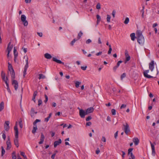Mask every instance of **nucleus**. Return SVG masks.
<instances>
[{"label": "nucleus", "mask_w": 159, "mask_h": 159, "mask_svg": "<svg viewBox=\"0 0 159 159\" xmlns=\"http://www.w3.org/2000/svg\"><path fill=\"white\" fill-rule=\"evenodd\" d=\"M136 34L138 43L140 44H143L144 42V39L142 32L140 30H138L136 32Z\"/></svg>", "instance_id": "obj_1"}, {"label": "nucleus", "mask_w": 159, "mask_h": 159, "mask_svg": "<svg viewBox=\"0 0 159 159\" xmlns=\"http://www.w3.org/2000/svg\"><path fill=\"white\" fill-rule=\"evenodd\" d=\"M40 121V120L39 119H36L35 121L33 122V124L34 125V126L33 127V129L32 130V132L33 134H34L37 129V125H36V123Z\"/></svg>", "instance_id": "obj_2"}, {"label": "nucleus", "mask_w": 159, "mask_h": 159, "mask_svg": "<svg viewBox=\"0 0 159 159\" xmlns=\"http://www.w3.org/2000/svg\"><path fill=\"white\" fill-rule=\"evenodd\" d=\"M123 129L125 133L126 134L128 135L129 132H130L129 127L127 123H125V124L123 125Z\"/></svg>", "instance_id": "obj_3"}, {"label": "nucleus", "mask_w": 159, "mask_h": 159, "mask_svg": "<svg viewBox=\"0 0 159 159\" xmlns=\"http://www.w3.org/2000/svg\"><path fill=\"white\" fill-rule=\"evenodd\" d=\"M21 19L22 22L23 23L24 26H27L28 25V22L26 20V17L24 15H22L21 16Z\"/></svg>", "instance_id": "obj_4"}, {"label": "nucleus", "mask_w": 159, "mask_h": 159, "mask_svg": "<svg viewBox=\"0 0 159 159\" xmlns=\"http://www.w3.org/2000/svg\"><path fill=\"white\" fill-rule=\"evenodd\" d=\"M7 147L6 149L7 150H9L11 147V143L10 141V138L9 136L7 137V140L6 142Z\"/></svg>", "instance_id": "obj_5"}, {"label": "nucleus", "mask_w": 159, "mask_h": 159, "mask_svg": "<svg viewBox=\"0 0 159 159\" xmlns=\"http://www.w3.org/2000/svg\"><path fill=\"white\" fill-rule=\"evenodd\" d=\"M79 115L82 118H84L85 115H87L86 113V111H85L83 109H80L79 111Z\"/></svg>", "instance_id": "obj_6"}, {"label": "nucleus", "mask_w": 159, "mask_h": 159, "mask_svg": "<svg viewBox=\"0 0 159 159\" xmlns=\"http://www.w3.org/2000/svg\"><path fill=\"white\" fill-rule=\"evenodd\" d=\"M12 84L14 85L15 90H16L18 87V83L17 80H12Z\"/></svg>", "instance_id": "obj_7"}, {"label": "nucleus", "mask_w": 159, "mask_h": 159, "mask_svg": "<svg viewBox=\"0 0 159 159\" xmlns=\"http://www.w3.org/2000/svg\"><path fill=\"white\" fill-rule=\"evenodd\" d=\"M149 72V70H145V71H144L143 73V75H144V76L146 78H153V76H151L150 75H148V73Z\"/></svg>", "instance_id": "obj_8"}, {"label": "nucleus", "mask_w": 159, "mask_h": 159, "mask_svg": "<svg viewBox=\"0 0 159 159\" xmlns=\"http://www.w3.org/2000/svg\"><path fill=\"white\" fill-rule=\"evenodd\" d=\"M154 62L153 61H152L149 64V68L152 71L154 68Z\"/></svg>", "instance_id": "obj_9"}, {"label": "nucleus", "mask_w": 159, "mask_h": 159, "mask_svg": "<svg viewBox=\"0 0 159 159\" xmlns=\"http://www.w3.org/2000/svg\"><path fill=\"white\" fill-rule=\"evenodd\" d=\"M94 108L93 107H91L88 108L86 110V113L88 115V114L93 112L94 111Z\"/></svg>", "instance_id": "obj_10"}, {"label": "nucleus", "mask_w": 159, "mask_h": 159, "mask_svg": "<svg viewBox=\"0 0 159 159\" xmlns=\"http://www.w3.org/2000/svg\"><path fill=\"white\" fill-rule=\"evenodd\" d=\"M9 71L10 72V73L11 74V80H14V79L15 78V73L14 69L12 70H11Z\"/></svg>", "instance_id": "obj_11"}, {"label": "nucleus", "mask_w": 159, "mask_h": 159, "mask_svg": "<svg viewBox=\"0 0 159 159\" xmlns=\"http://www.w3.org/2000/svg\"><path fill=\"white\" fill-rule=\"evenodd\" d=\"M15 139L14 140V144L17 148H18L19 146L18 139V136H17V137L16 136H15Z\"/></svg>", "instance_id": "obj_12"}, {"label": "nucleus", "mask_w": 159, "mask_h": 159, "mask_svg": "<svg viewBox=\"0 0 159 159\" xmlns=\"http://www.w3.org/2000/svg\"><path fill=\"white\" fill-rule=\"evenodd\" d=\"M45 139V136L43 134V133H41V137L40 139V141L39 142V144H42L44 141Z\"/></svg>", "instance_id": "obj_13"}, {"label": "nucleus", "mask_w": 159, "mask_h": 159, "mask_svg": "<svg viewBox=\"0 0 159 159\" xmlns=\"http://www.w3.org/2000/svg\"><path fill=\"white\" fill-rule=\"evenodd\" d=\"M150 143L151 145L152 149V155L153 156H155V147L154 145L150 141Z\"/></svg>", "instance_id": "obj_14"}, {"label": "nucleus", "mask_w": 159, "mask_h": 159, "mask_svg": "<svg viewBox=\"0 0 159 159\" xmlns=\"http://www.w3.org/2000/svg\"><path fill=\"white\" fill-rule=\"evenodd\" d=\"M61 143V139H59L57 141H56L54 142V146L55 148H56L57 145Z\"/></svg>", "instance_id": "obj_15"}, {"label": "nucleus", "mask_w": 159, "mask_h": 159, "mask_svg": "<svg viewBox=\"0 0 159 159\" xmlns=\"http://www.w3.org/2000/svg\"><path fill=\"white\" fill-rule=\"evenodd\" d=\"M14 129L15 131V136H16L17 137V136H18V131L17 128V126L16 124L14 127Z\"/></svg>", "instance_id": "obj_16"}, {"label": "nucleus", "mask_w": 159, "mask_h": 159, "mask_svg": "<svg viewBox=\"0 0 159 159\" xmlns=\"http://www.w3.org/2000/svg\"><path fill=\"white\" fill-rule=\"evenodd\" d=\"M133 141L135 145H138L139 143V140L137 138H133Z\"/></svg>", "instance_id": "obj_17"}, {"label": "nucleus", "mask_w": 159, "mask_h": 159, "mask_svg": "<svg viewBox=\"0 0 159 159\" xmlns=\"http://www.w3.org/2000/svg\"><path fill=\"white\" fill-rule=\"evenodd\" d=\"M52 60L53 61L56 62L57 63L59 64H64V62H62L61 60L57 59V58L55 57H53L52 58Z\"/></svg>", "instance_id": "obj_18"}, {"label": "nucleus", "mask_w": 159, "mask_h": 159, "mask_svg": "<svg viewBox=\"0 0 159 159\" xmlns=\"http://www.w3.org/2000/svg\"><path fill=\"white\" fill-rule=\"evenodd\" d=\"M11 42H10L8 44V46H7V51H9V52H10L11 51V50H12V49L13 48V46L12 45H11V46H10V44H11Z\"/></svg>", "instance_id": "obj_19"}, {"label": "nucleus", "mask_w": 159, "mask_h": 159, "mask_svg": "<svg viewBox=\"0 0 159 159\" xmlns=\"http://www.w3.org/2000/svg\"><path fill=\"white\" fill-rule=\"evenodd\" d=\"M44 57L48 59H50L52 57L51 55L48 53H45L44 54Z\"/></svg>", "instance_id": "obj_20"}, {"label": "nucleus", "mask_w": 159, "mask_h": 159, "mask_svg": "<svg viewBox=\"0 0 159 159\" xmlns=\"http://www.w3.org/2000/svg\"><path fill=\"white\" fill-rule=\"evenodd\" d=\"M1 75L2 80L3 81L5 80H6V78H5V74L3 71H2L1 72Z\"/></svg>", "instance_id": "obj_21"}, {"label": "nucleus", "mask_w": 159, "mask_h": 159, "mask_svg": "<svg viewBox=\"0 0 159 159\" xmlns=\"http://www.w3.org/2000/svg\"><path fill=\"white\" fill-rule=\"evenodd\" d=\"M130 36L131 38V39L132 41H134L135 38V34L134 33H132L130 35Z\"/></svg>", "instance_id": "obj_22"}, {"label": "nucleus", "mask_w": 159, "mask_h": 159, "mask_svg": "<svg viewBox=\"0 0 159 159\" xmlns=\"http://www.w3.org/2000/svg\"><path fill=\"white\" fill-rule=\"evenodd\" d=\"M4 103L3 102H1L0 104V111H2L4 108Z\"/></svg>", "instance_id": "obj_23"}, {"label": "nucleus", "mask_w": 159, "mask_h": 159, "mask_svg": "<svg viewBox=\"0 0 159 159\" xmlns=\"http://www.w3.org/2000/svg\"><path fill=\"white\" fill-rule=\"evenodd\" d=\"M52 115V113H50L49 114V116H48V117H47L45 119H44L45 121L47 122H48V121L49 119L51 117Z\"/></svg>", "instance_id": "obj_24"}, {"label": "nucleus", "mask_w": 159, "mask_h": 159, "mask_svg": "<svg viewBox=\"0 0 159 159\" xmlns=\"http://www.w3.org/2000/svg\"><path fill=\"white\" fill-rule=\"evenodd\" d=\"M82 35H83V33L82 32V31H80L78 34L77 37V39H78V40L80 38L81 36Z\"/></svg>", "instance_id": "obj_25"}, {"label": "nucleus", "mask_w": 159, "mask_h": 159, "mask_svg": "<svg viewBox=\"0 0 159 159\" xmlns=\"http://www.w3.org/2000/svg\"><path fill=\"white\" fill-rule=\"evenodd\" d=\"M1 148L2 149V152H1V156H3V155L5 154V151L4 149L3 146H1Z\"/></svg>", "instance_id": "obj_26"}, {"label": "nucleus", "mask_w": 159, "mask_h": 159, "mask_svg": "<svg viewBox=\"0 0 159 159\" xmlns=\"http://www.w3.org/2000/svg\"><path fill=\"white\" fill-rule=\"evenodd\" d=\"M28 67H25L24 68V70L23 71V76L24 77H25V75L26 74L27 70Z\"/></svg>", "instance_id": "obj_27"}, {"label": "nucleus", "mask_w": 159, "mask_h": 159, "mask_svg": "<svg viewBox=\"0 0 159 159\" xmlns=\"http://www.w3.org/2000/svg\"><path fill=\"white\" fill-rule=\"evenodd\" d=\"M96 17L97 19V23L98 24V23L101 20V17L100 16L98 15H97L96 16Z\"/></svg>", "instance_id": "obj_28"}, {"label": "nucleus", "mask_w": 159, "mask_h": 159, "mask_svg": "<svg viewBox=\"0 0 159 159\" xmlns=\"http://www.w3.org/2000/svg\"><path fill=\"white\" fill-rule=\"evenodd\" d=\"M14 56H18V52H17L15 48V47L14 48Z\"/></svg>", "instance_id": "obj_29"}, {"label": "nucleus", "mask_w": 159, "mask_h": 159, "mask_svg": "<svg viewBox=\"0 0 159 159\" xmlns=\"http://www.w3.org/2000/svg\"><path fill=\"white\" fill-rule=\"evenodd\" d=\"M8 69L9 71H10L11 70H13V68H12V66L11 65L10 63H8Z\"/></svg>", "instance_id": "obj_30"}, {"label": "nucleus", "mask_w": 159, "mask_h": 159, "mask_svg": "<svg viewBox=\"0 0 159 159\" xmlns=\"http://www.w3.org/2000/svg\"><path fill=\"white\" fill-rule=\"evenodd\" d=\"M30 112H31V116L32 117L34 115V109L32 107L31 108Z\"/></svg>", "instance_id": "obj_31"}, {"label": "nucleus", "mask_w": 159, "mask_h": 159, "mask_svg": "<svg viewBox=\"0 0 159 159\" xmlns=\"http://www.w3.org/2000/svg\"><path fill=\"white\" fill-rule=\"evenodd\" d=\"M39 79H44L45 78V76L42 74H39Z\"/></svg>", "instance_id": "obj_32"}, {"label": "nucleus", "mask_w": 159, "mask_h": 159, "mask_svg": "<svg viewBox=\"0 0 159 159\" xmlns=\"http://www.w3.org/2000/svg\"><path fill=\"white\" fill-rule=\"evenodd\" d=\"M4 81H5L7 87H9V84L8 82V79L7 77H6V80H4Z\"/></svg>", "instance_id": "obj_33"}, {"label": "nucleus", "mask_w": 159, "mask_h": 159, "mask_svg": "<svg viewBox=\"0 0 159 159\" xmlns=\"http://www.w3.org/2000/svg\"><path fill=\"white\" fill-rule=\"evenodd\" d=\"M111 16L109 15H107V22H110V19H111Z\"/></svg>", "instance_id": "obj_34"}, {"label": "nucleus", "mask_w": 159, "mask_h": 159, "mask_svg": "<svg viewBox=\"0 0 159 159\" xmlns=\"http://www.w3.org/2000/svg\"><path fill=\"white\" fill-rule=\"evenodd\" d=\"M12 159H16V153L15 152H12Z\"/></svg>", "instance_id": "obj_35"}, {"label": "nucleus", "mask_w": 159, "mask_h": 159, "mask_svg": "<svg viewBox=\"0 0 159 159\" xmlns=\"http://www.w3.org/2000/svg\"><path fill=\"white\" fill-rule=\"evenodd\" d=\"M20 155H21L23 156L24 157V159H27V157L25 155V153L24 152H21Z\"/></svg>", "instance_id": "obj_36"}, {"label": "nucleus", "mask_w": 159, "mask_h": 159, "mask_svg": "<svg viewBox=\"0 0 159 159\" xmlns=\"http://www.w3.org/2000/svg\"><path fill=\"white\" fill-rule=\"evenodd\" d=\"M125 57H126V60H125V63H126L127 61H129L130 60V57L129 56V55L128 56H125Z\"/></svg>", "instance_id": "obj_37"}, {"label": "nucleus", "mask_w": 159, "mask_h": 159, "mask_svg": "<svg viewBox=\"0 0 159 159\" xmlns=\"http://www.w3.org/2000/svg\"><path fill=\"white\" fill-rule=\"evenodd\" d=\"M25 62H26V64L25 65V67H29V65H28V58L27 57L26 59L25 60Z\"/></svg>", "instance_id": "obj_38"}, {"label": "nucleus", "mask_w": 159, "mask_h": 159, "mask_svg": "<svg viewBox=\"0 0 159 159\" xmlns=\"http://www.w3.org/2000/svg\"><path fill=\"white\" fill-rule=\"evenodd\" d=\"M126 76V74L125 73H123L122 74L120 77V79L121 80H122Z\"/></svg>", "instance_id": "obj_39"}, {"label": "nucleus", "mask_w": 159, "mask_h": 159, "mask_svg": "<svg viewBox=\"0 0 159 159\" xmlns=\"http://www.w3.org/2000/svg\"><path fill=\"white\" fill-rule=\"evenodd\" d=\"M129 22V19L128 17H126L124 21V23L125 24H127Z\"/></svg>", "instance_id": "obj_40"}, {"label": "nucleus", "mask_w": 159, "mask_h": 159, "mask_svg": "<svg viewBox=\"0 0 159 159\" xmlns=\"http://www.w3.org/2000/svg\"><path fill=\"white\" fill-rule=\"evenodd\" d=\"M78 39H74L70 43L71 45L72 46H73L74 44V43Z\"/></svg>", "instance_id": "obj_41"}, {"label": "nucleus", "mask_w": 159, "mask_h": 159, "mask_svg": "<svg viewBox=\"0 0 159 159\" xmlns=\"http://www.w3.org/2000/svg\"><path fill=\"white\" fill-rule=\"evenodd\" d=\"M81 84V82L79 81H76L75 83V87L76 88L79 87V85Z\"/></svg>", "instance_id": "obj_42"}, {"label": "nucleus", "mask_w": 159, "mask_h": 159, "mask_svg": "<svg viewBox=\"0 0 159 159\" xmlns=\"http://www.w3.org/2000/svg\"><path fill=\"white\" fill-rule=\"evenodd\" d=\"M4 128L6 131H8L9 129H10L9 126H8L5 125H4Z\"/></svg>", "instance_id": "obj_43"}, {"label": "nucleus", "mask_w": 159, "mask_h": 159, "mask_svg": "<svg viewBox=\"0 0 159 159\" xmlns=\"http://www.w3.org/2000/svg\"><path fill=\"white\" fill-rule=\"evenodd\" d=\"M111 112L112 115H115L116 114V111L114 109H113L111 110Z\"/></svg>", "instance_id": "obj_44"}, {"label": "nucleus", "mask_w": 159, "mask_h": 159, "mask_svg": "<svg viewBox=\"0 0 159 159\" xmlns=\"http://www.w3.org/2000/svg\"><path fill=\"white\" fill-rule=\"evenodd\" d=\"M133 150V148H130L128 150V154H130V153L132 152V151Z\"/></svg>", "instance_id": "obj_45"}, {"label": "nucleus", "mask_w": 159, "mask_h": 159, "mask_svg": "<svg viewBox=\"0 0 159 159\" xmlns=\"http://www.w3.org/2000/svg\"><path fill=\"white\" fill-rule=\"evenodd\" d=\"M96 8L97 9H99L101 8V5L100 3H98L96 5Z\"/></svg>", "instance_id": "obj_46"}, {"label": "nucleus", "mask_w": 159, "mask_h": 159, "mask_svg": "<svg viewBox=\"0 0 159 159\" xmlns=\"http://www.w3.org/2000/svg\"><path fill=\"white\" fill-rule=\"evenodd\" d=\"M92 119V117L91 116H89L87 117L86 119V121H88L91 120Z\"/></svg>", "instance_id": "obj_47"}, {"label": "nucleus", "mask_w": 159, "mask_h": 159, "mask_svg": "<svg viewBox=\"0 0 159 159\" xmlns=\"http://www.w3.org/2000/svg\"><path fill=\"white\" fill-rule=\"evenodd\" d=\"M44 96L45 98V100L44 101V102L46 103L47 102L48 100V98L46 94H45Z\"/></svg>", "instance_id": "obj_48"}, {"label": "nucleus", "mask_w": 159, "mask_h": 159, "mask_svg": "<svg viewBox=\"0 0 159 159\" xmlns=\"http://www.w3.org/2000/svg\"><path fill=\"white\" fill-rule=\"evenodd\" d=\"M19 125L20 127L22 128L23 127V125L22 124V121L20 120L19 122Z\"/></svg>", "instance_id": "obj_49"}, {"label": "nucleus", "mask_w": 159, "mask_h": 159, "mask_svg": "<svg viewBox=\"0 0 159 159\" xmlns=\"http://www.w3.org/2000/svg\"><path fill=\"white\" fill-rule=\"evenodd\" d=\"M91 42H92L91 40L90 39H89L88 40H86V44H89V43H91Z\"/></svg>", "instance_id": "obj_50"}, {"label": "nucleus", "mask_w": 159, "mask_h": 159, "mask_svg": "<svg viewBox=\"0 0 159 159\" xmlns=\"http://www.w3.org/2000/svg\"><path fill=\"white\" fill-rule=\"evenodd\" d=\"M9 121H5V123L4 124V125L9 126Z\"/></svg>", "instance_id": "obj_51"}, {"label": "nucleus", "mask_w": 159, "mask_h": 159, "mask_svg": "<svg viewBox=\"0 0 159 159\" xmlns=\"http://www.w3.org/2000/svg\"><path fill=\"white\" fill-rule=\"evenodd\" d=\"M126 107V105L125 104H122V105L120 107V108L121 109H122L123 108H124Z\"/></svg>", "instance_id": "obj_52"}, {"label": "nucleus", "mask_w": 159, "mask_h": 159, "mask_svg": "<svg viewBox=\"0 0 159 159\" xmlns=\"http://www.w3.org/2000/svg\"><path fill=\"white\" fill-rule=\"evenodd\" d=\"M116 14V11L115 10H113L112 12V14L113 16V18H114L115 17V15Z\"/></svg>", "instance_id": "obj_53"}, {"label": "nucleus", "mask_w": 159, "mask_h": 159, "mask_svg": "<svg viewBox=\"0 0 159 159\" xmlns=\"http://www.w3.org/2000/svg\"><path fill=\"white\" fill-rule=\"evenodd\" d=\"M130 157L132 158V159H135V157L134 155L133 154L132 152L130 153Z\"/></svg>", "instance_id": "obj_54"}, {"label": "nucleus", "mask_w": 159, "mask_h": 159, "mask_svg": "<svg viewBox=\"0 0 159 159\" xmlns=\"http://www.w3.org/2000/svg\"><path fill=\"white\" fill-rule=\"evenodd\" d=\"M42 103V101L41 99H39L38 101V105L39 106Z\"/></svg>", "instance_id": "obj_55"}, {"label": "nucleus", "mask_w": 159, "mask_h": 159, "mask_svg": "<svg viewBox=\"0 0 159 159\" xmlns=\"http://www.w3.org/2000/svg\"><path fill=\"white\" fill-rule=\"evenodd\" d=\"M122 62V61H118L116 64V66H117L118 67L119 66L120 63H121Z\"/></svg>", "instance_id": "obj_56"}, {"label": "nucleus", "mask_w": 159, "mask_h": 159, "mask_svg": "<svg viewBox=\"0 0 159 159\" xmlns=\"http://www.w3.org/2000/svg\"><path fill=\"white\" fill-rule=\"evenodd\" d=\"M87 67V66H82L81 67V68L82 70H86Z\"/></svg>", "instance_id": "obj_57"}, {"label": "nucleus", "mask_w": 159, "mask_h": 159, "mask_svg": "<svg viewBox=\"0 0 159 159\" xmlns=\"http://www.w3.org/2000/svg\"><path fill=\"white\" fill-rule=\"evenodd\" d=\"M102 140L104 142H106V139L105 138L104 136H102Z\"/></svg>", "instance_id": "obj_58"}, {"label": "nucleus", "mask_w": 159, "mask_h": 159, "mask_svg": "<svg viewBox=\"0 0 159 159\" xmlns=\"http://www.w3.org/2000/svg\"><path fill=\"white\" fill-rule=\"evenodd\" d=\"M92 123L91 122H88L86 123V126H90L91 125Z\"/></svg>", "instance_id": "obj_59"}, {"label": "nucleus", "mask_w": 159, "mask_h": 159, "mask_svg": "<svg viewBox=\"0 0 159 159\" xmlns=\"http://www.w3.org/2000/svg\"><path fill=\"white\" fill-rule=\"evenodd\" d=\"M118 133V131H117V132H116V133L114 134V137H115V139H116V138H117V137Z\"/></svg>", "instance_id": "obj_60"}, {"label": "nucleus", "mask_w": 159, "mask_h": 159, "mask_svg": "<svg viewBox=\"0 0 159 159\" xmlns=\"http://www.w3.org/2000/svg\"><path fill=\"white\" fill-rule=\"evenodd\" d=\"M2 137L4 140L5 139L6 136L5 133H3L2 134Z\"/></svg>", "instance_id": "obj_61"}, {"label": "nucleus", "mask_w": 159, "mask_h": 159, "mask_svg": "<svg viewBox=\"0 0 159 159\" xmlns=\"http://www.w3.org/2000/svg\"><path fill=\"white\" fill-rule=\"evenodd\" d=\"M38 93V92L37 91H35L34 93V94H33V96H34V97H36V96H37V94Z\"/></svg>", "instance_id": "obj_62"}, {"label": "nucleus", "mask_w": 159, "mask_h": 159, "mask_svg": "<svg viewBox=\"0 0 159 159\" xmlns=\"http://www.w3.org/2000/svg\"><path fill=\"white\" fill-rule=\"evenodd\" d=\"M112 50V48H109V50L108 52V54H110L111 53Z\"/></svg>", "instance_id": "obj_63"}, {"label": "nucleus", "mask_w": 159, "mask_h": 159, "mask_svg": "<svg viewBox=\"0 0 159 159\" xmlns=\"http://www.w3.org/2000/svg\"><path fill=\"white\" fill-rule=\"evenodd\" d=\"M55 155H56V153H54V154H53L51 156V158L52 159H54V158L55 156Z\"/></svg>", "instance_id": "obj_64"}]
</instances>
